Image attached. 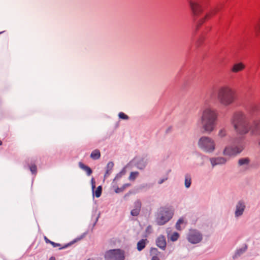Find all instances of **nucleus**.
I'll list each match as a JSON object with an SVG mask.
<instances>
[{
    "label": "nucleus",
    "mask_w": 260,
    "mask_h": 260,
    "mask_svg": "<svg viewBox=\"0 0 260 260\" xmlns=\"http://www.w3.org/2000/svg\"><path fill=\"white\" fill-rule=\"evenodd\" d=\"M79 166L81 169H83L86 172L88 176H90L91 174L92 171L89 167L85 166L81 162H79Z\"/></svg>",
    "instance_id": "f3484780"
},
{
    "label": "nucleus",
    "mask_w": 260,
    "mask_h": 260,
    "mask_svg": "<svg viewBox=\"0 0 260 260\" xmlns=\"http://www.w3.org/2000/svg\"><path fill=\"white\" fill-rule=\"evenodd\" d=\"M216 98L221 106H230L236 100V91L230 86H220L217 90Z\"/></svg>",
    "instance_id": "7ed1b4c3"
},
{
    "label": "nucleus",
    "mask_w": 260,
    "mask_h": 260,
    "mask_svg": "<svg viewBox=\"0 0 260 260\" xmlns=\"http://www.w3.org/2000/svg\"><path fill=\"white\" fill-rule=\"evenodd\" d=\"M121 188V189H122V191L125 189V188H124L123 185Z\"/></svg>",
    "instance_id": "79ce46f5"
},
{
    "label": "nucleus",
    "mask_w": 260,
    "mask_h": 260,
    "mask_svg": "<svg viewBox=\"0 0 260 260\" xmlns=\"http://www.w3.org/2000/svg\"><path fill=\"white\" fill-rule=\"evenodd\" d=\"M142 207V203L139 200H136L133 204V209L131 211V214L133 216H137L140 214Z\"/></svg>",
    "instance_id": "9b49d317"
},
{
    "label": "nucleus",
    "mask_w": 260,
    "mask_h": 260,
    "mask_svg": "<svg viewBox=\"0 0 260 260\" xmlns=\"http://www.w3.org/2000/svg\"><path fill=\"white\" fill-rule=\"evenodd\" d=\"M187 239L189 242L196 244L202 240V236L196 230H190L187 236Z\"/></svg>",
    "instance_id": "6e6552de"
},
{
    "label": "nucleus",
    "mask_w": 260,
    "mask_h": 260,
    "mask_svg": "<svg viewBox=\"0 0 260 260\" xmlns=\"http://www.w3.org/2000/svg\"><path fill=\"white\" fill-rule=\"evenodd\" d=\"M146 165V161L143 159L139 161L137 164V167L140 169H143Z\"/></svg>",
    "instance_id": "393cba45"
},
{
    "label": "nucleus",
    "mask_w": 260,
    "mask_h": 260,
    "mask_svg": "<svg viewBox=\"0 0 260 260\" xmlns=\"http://www.w3.org/2000/svg\"><path fill=\"white\" fill-rule=\"evenodd\" d=\"M245 68V66L242 62H238L234 64L231 68V71L234 73H237L242 71Z\"/></svg>",
    "instance_id": "f8f14e48"
},
{
    "label": "nucleus",
    "mask_w": 260,
    "mask_h": 260,
    "mask_svg": "<svg viewBox=\"0 0 260 260\" xmlns=\"http://www.w3.org/2000/svg\"><path fill=\"white\" fill-rule=\"evenodd\" d=\"M226 130L225 128L220 129L218 133V136L220 138H223L226 135Z\"/></svg>",
    "instance_id": "a878e982"
},
{
    "label": "nucleus",
    "mask_w": 260,
    "mask_h": 260,
    "mask_svg": "<svg viewBox=\"0 0 260 260\" xmlns=\"http://www.w3.org/2000/svg\"><path fill=\"white\" fill-rule=\"evenodd\" d=\"M215 99L214 91H208L206 95L205 102L208 103L210 101H214Z\"/></svg>",
    "instance_id": "dca6fc26"
},
{
    "label": "nucleus",
    "mask_w": 260,
    "mask_h": 260,
    "mask_svg": "<svg viewBox=\"0 0 260 260\" xmlns=\"http://www.w3.org/2000/svg\"><path fill=\"white\" fill-rule=\"evenodd\" d=\"M258 145L260 148V140L258 141Z\"/></svg>",
    "instance_id": "37998d69"
},
{
    "label": "nucleus",
    "mask_w": 260,
    "mask_h": 260,
    "mask_svg": "<svg viewBox=\"0 0 260 260\" xmlns=\"http://www.w3.org/2000/svg\"><path fill=\"white\" fill-rule=\"evenodd\" d=\"M156 244L158 247L162 249H165L166 246V239L164 236H159L156 240Z\"/></svg>",
    "instance_id": "4468645a"
},
{
    "label": "nucleus",
    "mask_w": 260,
    "mask_h": 260,
    "mask_svg": "<svg viewBox=\"0 0 260 260\" xmlns=\"http://www.w3.org/2000/svg\"><path fill=\"white\" fill-rule=\"evenodd\" d=\"M148 228V229H149V228H151V226H148V228Z\"/></svg>",
    "instance_id": "a18cd8bd"
},
{
    "label": "nucleus",
    "mask_w": 260,
    "mask_h": 260,
    "mask_svg": "<svg viewBox=\"0 0 260 260\" xmlns=\"http://www.w3.org/2000/svg\"><path fill=\"white\" fill-rule=\"evenodd\" d=\"M168 179V177H166L161 179H160L158 182V184H160L161 183H162L165 181L167 180Z\"/></svg>",
    "instance_id": "473e14b6"
},
{
    "label": "nucleus",
    "mask_w": 260,
    "mask_h": 260,
    "mask_svg": "<svg viewBox=\"0 0 260 260\" xmlns=\"http://www.w3.org/2000/svg\"><path fill=\"white\" fill-rule=\"evenodd\" d=\"M191 9L194 15L199 14L202 11L200 2L197 0H188Z\"/></svg>",
    "instance_id": "1a4fd4ad"
},
{
    "label": "nucleus",
    "mask_w": 260,
    "mask_h": 260,
    "mask_svg": "<svg viewBox=\"0 0 260 260\" xmlns=\"http://www.w3.org/2000/svg\"><path fill=\"white\" fill-rule=\"evenodd\" d=\"M105 258L107 260H124V252L119 249H111L105 252Z\"/></svg>",
    "instance_id": "423d86ee"
},
{
    "label": "nucleus",
    "mask_w": 260,
    "mask_h": 260,
    "mask_svg": "<svg viewBox=\"0 0 260 260\" xmlns=\"http://www.w3.org/2000/svg\"><path fill=\"white\" fill-rule=\"evenodd\" d=\"M179 237V234L177 232H174L171 235L170 238L172 241H176L178 240Z\"/></svg>",
    "instance_id": "bb28decb"
},
{
    "label": "nucleus",
    "mask_w": 260,
    "mask_h": 260,
    "mask_svg": "<svg viewBox=\"0 0 260 260\" xmlns=\"http://www.w3.org/2000/svg\"><path fill=\"white\" fill-rule=\"evenodd\" d=\"M115 192L116 193H119V192H122V189H121V188L118 187L115 189Z\"/></svg>",
    "instance_id": "e433bc0d"
},
{
    "label": "nucleus",
    "mask_w": 260,
    "mask_h": 260,
    "mask_svg": "<svg viewBox=\"0 0 260 260\" xmlns=\"http://www.w3.org/2000/svg\"><path fill=\"white\" fill-rule=\"evenodd\" d=\"M173 211L170 208H163L160 214L156 218V221L158 225H164L167 222L173 215Z\"/></svg>",
    "instance_id": "39448f33"
},
{
    "label": "nucleus",
    "mask_w": 260,
    "mask_h": 260,
    "mask_svg": "<svg viewBox=\"0 0 260 260\" xmlns=\"http://www.w3.org/2000/svg\"><path fill=\"white\" fill-rule=\"evenodd\" d=\"M199 147L207 153H212L215 149V142L211 137L203 136L198 141Z\"/></svg>",
    "instance_id": "20e7f679"
},
{
    "label": "nucleus",
    "mask_w": 260,
    "mask_h": 260,
    "mask_svg": "<svg viewBox=\"0 0 260 260\" xmlns=\"http://www.w3.org/2000/svg\"><path fill=\"white\" fill-rule=\"evenodd\" d=\"M218 10H219L218 8H216L214 10H213L212 11H211L208 14H207L204 18H202V19H201L200 20V21L199 22V24L198 25V26H199L200 25H201L204 22V21H205V20L207 18H209L210 17H211L212 16L216 14V13L218 11Z\"/></svg>",
    "instance_id": "2eb2a0df"
},
{
    "label": "nucleus",
    "mask_w": 260,
    "mask_h": 260,
    "mask_svg": "<svg viewBox=\"0 0 260 260\" xmlns=\"http://www.w3.org/2000/svg\"><path fill=\"white\" fill-rule=\"evenodd\" d=\"M176 223H179V224H184V225H186V222H185L183 218H180L179 219V220L177 221Z\"/></svg>",
    "instance_id": "c756f323"
},
{
    "label": "nucleus",
    "mask_w": 260,
    "mask_h": 260,
    "mask_svg": "<svg viewBox=\"0 0 260 260\" xmlns=\"http://www.w3.org/2000/svg\"><path fill=\"white\" fill-rule=\"evenodd\" d=\"M146 241V239H142L138 242L137 248L138 251H140L145 247Z\"/></svg>",
    "instance_id": "6ab92c4d"
},
{
    "label": "nucleus",
    "mask_w": 260,
    "mask_h": 260,
    "mask_svg": "<svg viewBox=\"0 0 260 260\" xmlns=\"http://www.w3.org/2000/svg\"><path fill=\"white\" fill-rule=\"evenodd\" d=\"M51 244L52 245L53 247H59L60 244L59 243H56L54 242H52Z\"/></svg>",
    "instance_id": "2f4dec72"
},
{
    "label": "nucleus",
    "mask_w": 260,
    "mask_h": 260,
    "mask_svg": "<svg viewBox=\"0 0 260 260\" xmlns=\"http://www.w3.org/2000/svg\"><path fill=\"white\" fill-rule=\"evenodd\" d=\"M244 148V145L242 143L235 147L228 146L225 148L223 154L225 155L235 156L242 152Z\"/></svg>",
    "instance_id": "0eeeda50"
},
{
    "label": "nucleus",
    "mask_w": 260,
    "mask_h": 260,
    "mask_svg": "<svg viewBox=\"0 0 260 260\" xmlns=\"http://www.w3.org/2000/svg\"><path fill=\"white\" fill-rule=\"evenodd\" d=\"M2 145V142L0 140V145Z\"/></svg>",
    "instance_id": "c03bdc74"
},
{
    "label": "nucleus",
    "mask_w": 260,
    "mask_h": 260,
    "mask_svg": "<svg viewBox=\"0 0 260 260\" xmlns=\"http://www.w3.org/2000/svg\"><path fill=\"white\" fill-rule=\"evenodd\" d=\"M218 113L211 108L203 110L200 118V123L205 133H211L215 128L218 119Z\"/></svg>",
    "instance_id": "f03ea898"
},
{
    "label": "nucleus",
    "mask_w": 260,
    "mask_h": 260,
    "mask_svg": "<svg viewBox=\"0 0 260 260\" xmlns=\"http://www.w3.org/2000/svg\"><path fill=\"white\" fill-rule=\"evenodd\" d=\"M90 157L94 160L98 159L101 157V153L99 150L95 149L92 151L90 155Z\"/></svg>",
    "instance_id": "a211bd4d"
},
{
    "label": "nucleus",
    "mask_w": 260,
    "mask_h": 260,
    "mask_svg": "<svg viewBox=\"0 0 260 260\" xmlns=\"http://www.w3.org/2000/svg\"><path fill=\"white\" fill-rule=\"evenodd\" d=\"M49 260H55V258L54 257H51Z\"/></svg>",
    "instance_id": "a19ab883"
},
{
    "label": "nucleus",
    "mask_w": 260,
    "mask_h": 260,
    "mask_svg": "<svg viewBox=\"0 0 260 260\" xmlns=\"http://www.w3.org/2000/svg\"><path fill=\"white\" fill-rule=\"evenodd\" d=\"M226 161V159L222 157L210 158V162L213 167L216 165L224 164L225 163Z\"/></svg>",
    "instance_id": "ddd939ff"
},
{
    "label": "nucleus",
    "mask_w": 260,
    "mask_h": 260,
    "mask_svg": "<svg viewBox=\"0 0 260 260\" xmlns=\"http://www.w3.org/2000/svg\"><path fill=\"white\" fill-rule=\"evenodd\" d=\"M70 245V244H66L64 246H63L61 247H60L59 249H64V248H67Z\"/></svg>",
    "instance_id": "58836bf2"
},
{
    "label": "nucleus",
    "mask_w": 260,
    "mask_h": 260,
    "mask_svg": "<svg viewBox=\"0 0 260 260\" xmlns=\"http://www.w3.org/2000/svg\"><path fill=\"white\" fill-rule=\"evenodd\" d=\"M191 178L190 175L189 174L185 175V182H184L185 186L186 188H189L191 185Z\"/></svg>",
    "instance_id": "412c9836"
},
{
    "label": "nucleus",
    "mask_w": 260,
    "mask_h": 260,
    "mask_svg": "<svg viewBox=\"0 0 260 260\" xmlns=\"http://www.w3.org/2000/svg\"><path fill=\"white\" fill-rule=\"evenodd\" d=\"M2 32H0V34H2Z\"/></svg>",
    "instance_id": "49530a36"
},
{
    "label": "nucleus",
    "mask_w": 260,
    "mask_h": 260,
    "mask_svg": "<svg viewBox=\"0 0 260 260\" xmlns=\"http://www.w3.org/2000/svg\"><path fill=\"white\" fill-rule=\"evenodd\" d=\"M130 186H131V184H129V183H126V184H124L123 185L124 188H126V187H127Z\"/></svg>",
    "instance_id": "ea45409f"
},
{
    "label": "nucleus",
    "mask_w": 260,
    "mask_h": 260,
    "mask_svg": "<svg viewBox=\"0 0 260 260\" xmlns=\"http://www.w3.org/2000/svg\"><path fill=\"white\" fill-rule=\"evenodd\" d=\"M91 184H92V191H93L94 189L95 188V181L94 180V179L92 178L91 179Z\"/></svg>",
    "instance_id": "72a5a7b5"
},
{
    "label": "nucleus",
    "mask_w": 260,
    "mask_h": 260,
    "mask_svg": "<svg viewBox=\"0 0 260 260\" xmlns=\"http://www.w3.org/2000/svg\"><path fill=\"white\" fill-rule=\"evenodd\" d=\"M151 260H159V258L157 256H153L152 257Z\"/></svg>",
    "instance_id": "4c0bfd02"
},
{
    "label": "nucleus",
    "mask_w": 260,
    "mask_h": 260,
    "mask_svg": "<svg viewBox=\"0 0 260 260\" xmlns=\"http://www.w3.org/2000/svg\"><path fill=\"white\" fill-rule=\"evenodd\" d=\"M102 188L101 186H99L95 191H93V194L96 198H99L102 193Z\"/></svg>",
    "instance_id": "b1692460"
},
{
    "label": "nucleus",
    "mask_w": 260,
    "mask_h": 260,
    "mask_svg": "<svg viewBox=\"0 0 260 260\" xmlns=\"http://www.w3.org/2000/svg\"><path fill=\"white\" fill-rule=\"evenodd\" d=\"M245 251V249H244L243 250L242 249H239V250H238L236 254H235V256H237V255H240L241 254H242V253H243L244 251Z\"/></svg>",
    "instance_id": "7c9ffc66"
},
{
    "label": "nucleus",
    "mask_w": 260,
    "mask_h": 260,
    "mask_svg": "<svg viewBox=\"0 0 260 260\" xmlns=\"http://www.w3.org/2000/svg\"><path fill=\"white\" fill-rule=\"evenodd\" d=\"M139 173L138 172H132L128 177V179L131 181H134L138 176Z\"/></svg>",
    "instance_id": "5701e85b"
},
{
    "label": "nucleus",
    "mask_w": 260,
    "mask_h": 260,
    "mask_svg": "<svg viewBox=\"0 0 260 260\" xmlns=\"http://www.w3.org/2000/svg\"><path fill=\"white\" fill-rule=\"evenodd\" d=\"M245 207V203L242 200L239 201L236 206L235 217H238L241 216L243 214Z\"/></svg>",
    "instance_id": "9d476101"
},
{
    "label": "nucleus",
    "mask_w": 260,
    "mask_h": 260,
    "mask_svg": "<svg viewBox=\"0 0 260 260\" xmlns=\"http://www.w3.org/2000/svg\"><path fill=\"white\" fill-rule=\"evenodd\" d=\"M175 226H176V229L177 230H178V231H181V225H180V224H179V223H176V225H175Z\"/></svg>",
    "instance_id": "f704fd0d"
},
{
    "label": "nucleus",
    "mask_w": 260,
    "mask_h": 260,
    "mask_svg": "<svg viewBox=\"0 0 260 260\" xmlns=\"http://www.w3.org/2000/svg\"><path fill=\"white\" fill-rule=\"evenodd\" d=\"M230 121L238 135H244L249 132L252 136L260 135V118L254 119L249 122L245 114L238 112L233 115Z\"/></svg>",
    "instance_id": "f257e3e1"
},
{
    "label": "nucleus",
    "mask_w": 260,
    "mask_h": 260,
    "mask_svg": "<svg viewBox=\"0 0 260 260\" xmlns=\"http://www.w3.org/2000/svg\"><path fill=\"white\" fill-rule=\"evenodd\" d=\"M30 170L32 174H36L37 173V166L35 165H31L30 167Z\"/></svg>",
    "instance_id": "c85d7f7f"
},
{
    "label": "nucleus",
    "mask_w": 260,
    "mask_h": 260,
    "mask_svg": "<svg viewBox=\"0 0 260 260\" xmlns=\"http://www.w3.org/2000/svg\"><path fill=\"white\" fill-rule=\"evenodd\" d=\"M250 162V160L248 158H240L238 160V165L240 166H247Z\"/></svg>",
    "instance_id": "aec40b11"
},
{
    "label": "nucleus",
    "mask_w": 260,
    "mask_h": 260,
    "mask_svg": "<svg viewBox=\"0 0 260 260\" xmlns=\"http://www.w3.org/2000/svg\"><path fill=\"white\" fill-rule=\"evenodd\" d=\"M114 166V164L113 162L110 161L109 162L107 165V170L106 173L105 174V176H108L109 175L110 172L111 171L112 169Z\"/></svg>",
    "instance_id": "4be33fe9"
},
{
    "label": "nucleus",
    "mask_w": 260,
    "mask_h": 260,
    "mask_svg": "<svg viewBox=\"0 0 260 260\" xmlns=\"http://www.w3.org/2000/svg\"><path fill=\"white\" fill-rule=\"evenodd\" d=\"M44 240L47 243H49L51 244V242L52 241H50L49 239H48L46 236L44 237Z\"/></svg>",
    "instance_id": "c9c22d12"
},
{
    "label": "nucleus",
    "mask_w": 260,
    "mask_h": 260,
    "mask_svg": "<svg viewBox=\"0 0 260 260\" xmlns=\"http://www.w3.org/2000/svg\"><path fill=\"white\" fill-rule=\"evenodd\" d=\"M118 116L120 118L122 119H127L128 118V116L123 112L119 113Z\"/></svg>",
    "instance_id": "cd10ccee"
}]
</instances>
